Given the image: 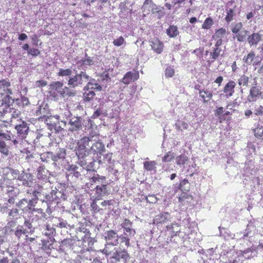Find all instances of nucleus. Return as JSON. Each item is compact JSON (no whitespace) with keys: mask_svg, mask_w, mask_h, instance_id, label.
<instances>
[{"mask_svg":"<svg viewBox=\"0 0 263 263\" xmlns=\"http://www.w3.org/2000/svg\"><path fill=\"white\" fill-rule=\"evenodd\" d=\"M105 239L106 243L101 252L106 255L111 254L115 250V246L118 247L120 245L121 247L122 244H124L126 248L130 246V240L128 237L123 234L119 235L116 231L112 230L107 231L105 233Z\"/></svg>","mask_w":263,"mask_h":263,"instance_id":"f257e3e1","label":"nucleus"},{"mask_svg":"<svg viewBox=\"0 0 263 263\" xmlns=\"http://www.w3.org/2000/svg\"><path fill=\"white\" fill-rule=\"evenodd\" d=\"M91 137L85 136L76 141L77 145L74 151L79 159H85L89 156V143L91 141Z\"/></svg>","mask_w":263,"mask_h":263,"instance_id":"f03ea898","label":"nucleus"},{"mask_svg":"<svg viewBox=\"0 0 263 263\" xmlns=\"http://www.w3.org/2000/svg\"><path fill=\"white\" fill-rule=\"evenodd\" d=\"M15 129L17 133L16 135L12 134V142L14 145H17L20 142L22 141L23 139L26 138L29 128L25 122L22 121L21 123L15 125Z\"/></svg>","mask_w":263,"mask_h":263,"instance_id":"7ed1b4c3","label":"nucleus"},{"mask_svg":"<svg viewBox=\"0 0 263 263\" xmlns=\"http://www.w3.org/2000/svg\"><path fill=\"white\" fill-rule=\"evenodd\" d=\"M143 16L147 15H158L161 16L163 15V9L158 8L153 3L152 0H145L142 6Z\"/></svg>","mask_w":263,"mask_h":263,"instance_id":"20e7f679","label":"nucleus"},{"mask_svg":"<svg viewBox=\"0 0 263 263\" xmlns=\"http://www.w3.org/2000/svg\"><path fill=\"white\" fill-rule=\"evenodd\" d=\"M124 244H122V247L120 245L117 247L114 248L115 250L111 253V257L116 261H122L124 263H127L128 260L130 258V256L127 252L126 247H124Z\"/></svg>","mask_w":263,"mask_h":263,"instance_id":"39448f33","label":"nucleus"},{"mask_svg":"<svg viewBox=\"0 0 263 263\" xmlns=\"http://www.w3.org/2000/svg\"><path fill=\"white\" fill-rule=\"evenodd\" d=\"M243 63L247 65H253L256 66L260 65L262 58L256 55L254 51H251L247 55L243 56L242 58Z\"/></svg>","mask_w":263,"mask_h":263,"instance_id":"423d86ee","label":"nucleus"},{"mask_svg":"<svg viewBox=\"0 0 263 263\" xmlns=\"http://www.w3.org/2000/svg\"><path fill=\"white\" fill-rule=\"evenodd\" d=\"M105 146L100 141L93 143L89 148V155L93 159L100 158V155L105 151Z\"/></svg>","mask_w":263,"mask_h":263,"instance_id":"0eeeda50","label":"nucleus"},{"mask_svg":"<svg viewBox=\"0 0 263 263\" xmlns=\"http://www.w3.org/2000/svg\"><path fill=\"white\" fill-rule=\"evenodd\" d=\"M11 136L12 133L10 132L4 133L0 131V152L6 156L9 154V149L5 143V140L12 141Z\"/></svg>","mask_w":263,"mask_h":263,"instance_id":"6e6552de","label":"nucleus"},{"mask_svg":"<svg viewBox=\"0 0 263 263\" xmlns=\"http://www.w3.org/2000/svg\"><path fill=\"white\" fill-rule=\"evenodd\" d=\"M10 86L11 83L9 80L2 79L0 80V94L9 97L12 94Z\"/></svg>","mask_w":263,"mask_h":263,"instance_id":"1a4fd4ad","label":"nucleus"},{"mask_svg":"<svg viewBox=\"0 0 263 263\" xmlns=\"http://www.w3.org/2000/svg\"><path fill=\"white\" fill-rule=\"evenodd\" d=\"M139 79V73L138 71L135 72L130 71L124 74L123 78L121 79V82L124 84L128 85L132 82H134Z\"/></svg>","mask_w":263,"mask_h":263,"instance_id":"9d476101","label":"nucleus"},{"mask_svg":"<svg viewBox=\"0 0 263 263\" xmlns=\"http://www.w3.org/2000/svg\"><path fill=\"white\" fill-rule=\"evenodd\" d=\"M236 83L232 80L229 81L224 86L223 91L227 98L232 97L235 92Z\"/></svg>","mask_w":263,"mask_h":263,"instance_id":"9b49d317","label":"nucleus"},{"mask_svg":"<svg viewBox=\"0 0 263 263\" xmlns=\"http://www.w3.org/2000/svg\"><path fill=\"white\" fill-rule=\"evenodd\" d=\"M69 124V130L70 131H77L82 127V119L78 117H72L70 120Z\"/></svg>","mask_w":263,"mask_h":263,"instance_id":"f8f14e48","label":"nucleus"},{"mask_svg":"<svg viewBox=\"0 0 263 263\" xmlns=\"http://www.w3.org/2000/svg\"><path fill=\"white\" fill-rule=\"evenodd\" d=\"M152 49L157 54H160L162 52L164 48L163 43L157 37L152 41H150Z\"/></svg>","mask_w":263,"mask_h":263,"instance_id":"ddd939ff","label":"nucleus"},{"mask_svg":"<svg viewBox=\"0 0 263 263\" xmlns=\"http://www.w3.org/2000/svg\"><path fill=\"white\" fill-rule=\"evenodd\" d=\"M171 215L168 212H163L155 216L154 223L162 224L170 220Z\"/></svg>","mask_w":263,"mask_h":263,"instance_id":"4468645a","label":"nucleus"},{"mask_svg":"<svg viewBox=\"0 0 263 263\" xmlns=\"http://www.w3.org/2000/svg\"><path fill=\"white\" fill-rule=\"evenodd\" d=\"M107 184H103L101 185H97L95 187V200H100L101 197L107 194Z\"/></svg>","mask_w":263,"mask_h":263,"instance_id":"2eb2a0df","label":"nucleus"},{"mask_svg":"<svg viewBox=\"0 0 263 263\" xmlns=\"http://www.w3.org/2000/svg\"><path fill=\"white\" fill-rule=\"evenodd\" d=\"M226 34V30L221 28L216 31L213 38L216 41L215 46H220L222 43V39H223Z\"/></svg>","mask_w":263,"mask_h":263,"instance_id":"dca6fc26","label":"nucleus"},{"mask_svg":"<svg viewBox=\"0 0 263 263\" xmlns=\"http://www.w3.org/2000/svg\"><path fill=\"white\" fill-rule=\"evenodd\" d=\"M261 95L260 89L257 86H253L251 88L249 95L248 96V100L249 102L255 101L257 98Z\"/></svg>","mask_w":263,"mask_h":263,"instance_id":"f3484780","label":"nucleus"},{"mask_svg":"<svg viewBox=\"0 0 263 263\" xmlns=\"http://www.w3.org/2000/svg\"><path fill=\"white\" fill-rule=\"evenodd\" d=\"M261 39V35L258 33H253L248 36L247 40L250 46L256 45Z\"/></svg>","mask_w":263,"mask_h":263,"instance_id":"a211bd4d","label":"nucleus"},{"mask_svg":"<svg viewBox=\"0 0 263 263\" xmlns=\"http://www.w3.org/2000/svg\"><path fill=\"white\" fill-rule=\"evenodd\" d=\"M199 96L202 99L203 102L206 103L209 102L213 97V93L207 89L200 90L199 91Z\"/></svg>","mask_w":263,"mask_h":263,"instance_id":"6ab92c4d","label":"nucleus"},{"mask_svg":"<svg viewBox=\"0 0 263 263\" xmlns=\"http://www.w3.org/2000/svg\"><path fill=\"white\" fill-rule=\"evenodd\" d=\"M84 92L83 93V100L85 102H88L92 100L96 96L93 90L89 88H88L87 85L84 87Z\"/></svg>","mask_w":263,"mask_h":263,"instance_id":"aec40b11","label":"nucleus"},{"mask_svg":"<svg viewBox=\"0 0 263 263\" xmlns=\"http://www.w3.org/2000/svg\"><path fill=\"white\" fill-rule=\"evenodd\" d=\"M83 82V81L82 80L80 74H78L69 79L68 84L70 86L75 87L79 86V85H82Z\"/></svg>","mask_w":263,"mask_h":263,"instance_id":"412c9836","label":"nucleus"},{"mask_svg":"<svg viewBox=\"0 0 263 263\" xmlns=\"http://www.w3.org/2000/svg\"><path fill=\"white\" fill-rule=\"evenodd\" d=\"M63 83L60 81L53 82L50 84L51 93L53 97H55L56 95H54L57 91L58 93L63 88Z\"/></svg>","mask_w":263,"mask_h":263,"instance_id":"4be33fe9","label":"nucleus"},{"mask_svg":"<svg viewBox=\"0 0 263 263\" xmlns=\"http://www.w3.org/2000/svg\"><path fill=\"white\" fill-rule=\"evenodd\" d=\"M223 113V108L222 107H218L215 111V116L218 117L219 122L220 123H222L224 121L229 122L231 120V117L229 118L228 119H226V118L224 117Z\"/></svg>","mask_w":263,"mask_h":263,"instance_id":"5701e85b","label":"nucleus"},{"mask_svg":"<svg viewBox=\"0 0 263 263\" xmlns=\"http://www.w3.org/2000/svg\"><path fill=\"white\" fill-rule=\"evenodd\" d=\"M90 182L91 184L98 183H101V185L106 184V178L105 176H100L98 174H95L90 179Z\"/></svg>","mask_w":263,"mask_h":263,"instance_id":"b1692460","label":"nucleus"},{"mask_svg":"<svg viewBox=\"0 0 263 263\" xmlns=\"http://www.w3.org/2000/svg\"><path fill=\"white\" fill-rule=\"evenodd\" d=\"M166 33L170 37H175L179 35V32L176 26L171 25L166 29Z\"/></svg>","mask_w":263,"mask_h":263,"instance_id":"393cba45","label":"nucleus"},{"mask_svg":"<svg viewBox=\"0 0 263 263\" xmlns=\"http://www.w3.org/2000/svg\"><path fill=\"white\" fill-rule=\"evenodd\" d=\"M177 227L178 228L179 227V224L176 222L172 223L171 224L167 225L166 226V229L167 231H170L171 233V237L176 236L177 233L180 232L179 230H177L176 231L174 230V228Z\"/></svg>","mask_w":263,"mask_h":263,"instance_id":"a878e982","label":"nucleus"},{"mask_svg":"<svg viewBox=\"0 0 263 263\" xmlns=\"http://www.w3.org/2000/svg\"><path fill=\"white\" fill-rule=\"evenodd\" d=\"M157 163L155 161H145L143 163V166L145 170L147 171H152L156 167Z\"/></svg>","mask_w":263,"mask_h":263,"instance_id":"bb28decb","label":"nucleus"},{"mask_svg":"<svg viewBox=\"0 0 263 263\" xmlns=\"http://www.w3.org/2000/svg\"><path fill=\"white\" fill-rule=\"evenodd\" d=\"M221 49L219 46H215L212 51L210 52V55L211 56L212 62L215 61L219 56Z\"/></svg>","mask_w":263,"mask_h":263,"instance_id":"cd10ccee","label":"nucleus"},{"mask_svg":"<svg viewBox=\"0 0 263 263\" xmlns=\"http://www.w3.org/2000/svg\"><path fill=\"white\" fill-rule=\"evenodd\" d=\"M59 94H60V96L63 98L65 97L66 96H74L75 95L74 92L71 91L70 89L66 86L62 88V89L60 90Z\"/></svg>","mask_w":263,"mask_h":263,"instance_id":"c85d7f7f","label":"nucleus"},{"mask_svg":"<svg viewBox=\"0 0 263 263\" xmlns=\"http://www.w3.org/2000/svg\"><path fill=\"white\" fill-rule=\"evenodd\" d=\"M7 115L8 116L11 117L10 120L5 121V122H6L7 123H12L13 122V120L14 119L19 118L20 119H21V118H20L21 112L17 110H14L12 114L11 113H9L8 114H5L4 116H6Z\"/></svg>","mask_w":263,"mask_h":263,"instance_id":"c756f323","label":"nucleus"},{"mask_svg":"<svg viewBox=\"0 0 263 263\" xmlns=\"http://www.w3.org/2000/svg\"><path fill=\"white\" fill-rule=\"evenodd\" d=\"M189 160L188 157L184 154L180 155L176 158V163L178 165H183Z\"/></svg>","mask_w":263,"mask_h":263,"instance_id":"7c9ffc66","label":"nucleus"},{"mask_svg":"<svg viewBox=\"0 0 263 263\" xmlns=\"http://www.w3.org/2000/svg\"><path fill=\"white\" fill-rule=\"evenodd\" d=\"M177 130H181L187 129L188 128V124L184 121H178L175 124Z\"/></svg>","mask_w":263,"mask_h":263,"instance_id":"2f4dec72","label":"nucleus"},{"mask_svg":"<svg viewBox=\"0 0 263 263\" xmlns=\"http://www.w3.org/2000/svg\"><path fill=\"white\" fill-rule=\"evenodd\" d=\"M249 82V77L243 74L242 75L240 78L238 79V84L240 86H247Z\"/></svg>","mask_w":263,"mask_h":263,"instance_id":"473e14b6","label":"nucleus"},{"mask_svg":"<svg viewBox=\"0 0 263 263\" xmlns=\"http://www.w3.org/2000/svg\"><path fill=\"white\" fill-rule=\"evenodd\" d=\"M32 214L33 215L35 214V215L36 216V220H39V219H41L44 217L45 214L43 212V210L41 209H34L33 208L32 209Z\"/></svg>","mask_w":263,"mask_h":263,"instance_id":"72a5a7b5","label":"nucleus"},{"mask_svg":"<svg viewBox=\"0 0 263 263\" xmlns=\"http://www.w3.org/2000/svg\"><path fill=\"white\" fill-rule=\"evenodd\" d=\"M8 179L14 180L18 176V171L13 169H9L7 173Z\"/></svg>","mask_w":263,"mask_h":263,"instance_id":"f704fd0d","label":"nucleus"},{"mask_svg":"<svg viewBox=\"0 0 263 263\" xmlns=\"http://www.w3.org/2000/svg\"><path fill=\"white\" fill-rule=\"evenodd\" d=\"M136 233L135 230L133 229L132 227H130L124 230V234L123 235L126 237H128L129 239V237L134 236Z\"/></svg>","mask_w":263,"mask_h":263,"instance_id":"c9c22d12","label":"nucleus"},{"mask_svg":"<svg viewBox=\"0 0 263 263\" xmlns=\"http://www.w3.org/2000/svg\"><path fill=\"white\" fill-rule=\"evenodd\" d=\"M174 158V155L173 153L168 152L162 158V161L163 162H168L172 161Z\"/></svg>","mask_w":263,"mask_h":263,"instance_id":"e433bc0d","label":"nucleus"},{"mask_svg":"<svg viewBox=\"0 0 263 263\" xmlns=\"http://www.w3.org/2000/svg\"><path fill=\"white\" fill-rule=\"evenodd\" d=\"M248 31L245 30L238 32L236 35L237 40L239 42H243L245 40Z\"/></svg>","mask_w":263,"mask_h":263,"instance_id":"4c0bfd02","label":"nucleus"},{"mask_svg":"<svg viewBox=\"0 0 263 263\" xmlns=\"http://www.w3.org/2000/svg\"><path fill=\"white\" fill-rule=\"evenodd\" d=\"M72 71L70 69H60L58 73L59 76H69L71 74Z\"/></svg>","mask_w":263,"mask_h":263,"instance_id":"58836bf2","label":"nucleus"},{"mask_svg":"<svg viewBox=\"0 0 263 263\" xmlns=\"http://www.w3.org/2000/svg\"><path fill=\"white\" fill-rule=\"evenodd\" d=\"M213 21L211 17H207L202 24V28L204 29H210L213 25Z\"/></svg>","mask_w":263,"mask_h":263,"instance_id":"ea45409f","label":"nucleus"},{"mask_svg":"<svg viewBox=\"0 0 263 263\" xmlns=\"http://www.w3.org/2000/svg\"><path fill=\"white\" fill-rule=\"evenodd\" d=\"M133 222L129 219H124L122 223L121 224L122 228L124 230L128 228L132 227Z\"/></svg>","mask_w":263,"mask_h":263,"instance_id":"a19ab883","label":"nucleus"},{"mask_svg":"<svg viewBox=\"0 0 263 263\" xmlns=\"http://www.w3.org/2000/svg\"><path fill=\"white\" fill-rule=\"evenodd\" d=\"M26 233V230L24 229L23 227L18 226L16 228L15 231V235L20 238L23 234H25Z\"/></svg>","mask_w":263,"mask_h":263,"instance_id":"79ce46f5","label":"nucleus"},{"mask_svg":"<svg viewBox=\"0 0 263 263\" xmlns=\"http://www.w3.org/2000/svg\"><path fill=\"white\" fill-rule=\"evenodd\" d=\"M87 85L88 86V88L91 89L92 90H101L102 89V86L97 83H92L91 82H89Z\"/></svg>","mask_w":263,"mask_h":263,"instance_id":"37998d69","label":"nucleus"},{"mask_svg":"<svg viewBox=\"0 0 263 263\" xmlns=\"http://www.w3.org/2000/svg\"><path fill=\"white\" fill-rule=\"evenodd\" d=\"M9 215L11 217V219H17L18 216V210L16 208L11 209L9 213Z\"/></svg>","mask_w":263,"mask_h":263,"instance_id":"c03bdc74","label":"nucleus"},{"mask_svg":"<svg viewBox=\"0 0 263 263\" xmlns=\"http://www.w3.org/2000/svg\"><path fill=\"white\" fill-rule=\"evenodd\" d=\"M81 64L84 66H90L93 64V61L90 57L82 59L81 61Z\"/></svg>","mask_w":263,"mask_h":263,"instance_id":"a18cd8bd","label":"nucleus"},{"mask_svg":"<svg viewBox=\"0 0 263 263\" xmlns=\"http://www.w3.org/2000/svg\"><path fill=\"white\" fill-rule=\"evenodd\" d=\"M174 69L171 67H168L166 68L165 71V74L166 77L171 78L174 75Z\"/></svg>","mask_w":263,"mask_h":263,"instance_id":"49530a36","label":"nucleus"},{"mask_svg":"<svg viewBox=\"0 0 263 263\" xmlns=\"http://www.w3.org/2000/svg\"><path fill=\"white\" fill-rule=\"evenodd\" d=\"M28 54L33 57H37L41 54V51L36 48H30L28 51Z\"/></svg>","mask_w":263,"mask_h":263,"instance_id":"de8ad7c7","label":"nucleus"},{"mask_svg":"<svg viewBox=\"0 0 263 263\" xmlns=\"http://www.w3.org/2000/svg\"><path fill=\"white\" fill-rule=\"evenodd\" d=\"M145 200L147 202L149 203H155L157 201V198L155 195L146 196Z\"/></svg>","mask_w":263,"mask_h":263,"instance_id":"09e8293b","label":"nucleus"},{"mask_svg":"<svg viewBox=\"0 0 263 263\" xmlns=\"http://www.w3.org/2000/svg\"><path fill=\"white\" fill-rule=\"evenodd\" d=\"M66 156V151L64 148H60L59 151L57 153L56 157L59 159H64Z\"/></svg>","mask_w":263,"mask_h":263,"instance_id":"8fccbe9b","label":"nucleus"},{"mask_svg":"<svg viewBox=\"0 0 263 263\" xmlns=\"http://www.w3.org/2000/svg\"><path fill=\"white\" fill-rule=\"evenodd\" d=\"M125 40L123 36H120L119 38L114 40L113 44L115 46H121L124 42Z\"/></svg>","mask_w":263,"mask_h":263,"instance_id":"3c124183","label":"nucleus"},{"mask_svg":"<svg viewBox=\"0 0 263 263\" xmlns=\"http://www.w3.org/2000/svg\"><path fill=\"white\" fill-rule=\"evenodd\" d=\"M242 27V25L241 23H237L234 27L232 29V31L233 33H238Z\"/></svg>","mask_w":263,"mask_h":263,"instance_id":"603ef678","label":"nucleus"},{"mask_svg":"<svg viewBox=\"0 0 263 263\" xmlns=\"http://www.w3.org/2000/svg\"><path fill=\"white\" fill-rule=\"evenodd\" d=\"M254 135L256 137H261L263 135V128L257 127L254 129Z\"/></svg>","mask_w":263,"mask_h":263,"instance_id":"864d4df0","label":"nucleus"},{"mask_svg":"<svg viewBox=\"0 0 263 263\" xmlns=\"http://www.w3.org/2000/svg\"><path fill=\"white\" fill-rule=\"evenodd\" d=\"M47 83L45 80H38L35 82V86L36 87H43L46 86Z\"/></svg>","mask_w":263,"mask_h":263,"instance_id":"5fc2aeb1","label":"nucleus"},{"mask_svg":"<svg viewBox=\"0 0 263 263\" xmlns=\"http://www.w3.org/2000/svg\"><path fill=\"white\" fill-rule=\"evenodd\" d=\"M31 40L32 42V44L34 46H37L38 42L39 41V36L37 34H33L31 36Z\"/></svg>","mask_w":263,"mask_h":263,"instance_id":"6e6d98bb","label":"nucleus"},{"mask_svg":"<svg viewBox=\"0 0 263 263\" xmlns=\"http://www.w3.org/2000/svg\"><path fill=\"white\" fill-rule=\"evenodd\" d=\"M254 114L256 116L263 115V106L260 105L254 110Z\"/></svg>","mask_w":263,"mask_h":263,"instance_id":"4d7b16f0","label":"nucleus"},{"mask_svg":"<svg viewBox=\"0 0 263 263\" xmlns=\"http://www.w3.org/2000/svg\"><path fill=\"white\" fill-rule=\"evenodd\" d=\"M189 183V181H188V180L187 179H184L183 180H182L180 183V184L179 185V189L182 191L183 190V186Z\"/></svg>","mask_w":263,"mask_h":263,"instance_id":"13d9d810","label":"nucleus"},{"mask_svg":"<svg viewBox=\"0 0 263 263\" xmlns=\"http://www.w3.org/2000/svg\"><path fill=\"white\" fill-rule=\"evenodd\" d=\"M223 78L222 76H219L214 81V82L218 84V86H220L223 81Z\"/></svg>","mask_w":263,"mask_h":263,"instance_id":"bf43d9fd","label":"nucleus"},{"mask_svg":"<svg viewBox=\"0 0 263 263\" xmlns=\"http://www.w3.org/2000/svg\"><path fill=\"white\" fill-rule=\"evenodd\" d=\"M80 76L82 78V80H83V79H84L85 80V82L88 81L89 77L85 72H81V73H80Z\"/></svg>","mask_w":263,"mask_h":263,"instance_id":"052dcab7","label":"nucleus"},{"mask_svg":"<svg viewBox=\"0 0 263 263\" xmlns=\"http://www.w3.org/2000/svg\"><path fill=\"white\" fill-rule=\"evenodd\" d=\"M27 38V35L25 33H21L18 36V40L20 41H24Z\"/></svg>","mask_w":263,"mask_h":263,"instance_id":"680f3d73","label":"nucleus"},{"mask_svg":"<svg viewBox=\"0 0 263 263\" xmlns=\"http://www.w3.org/2000/svg\"><path fill=\"white\" fill-rule=\"evenodd\" d=\"M37 202V199H33L29 201V202L28 203V205L30 206H34L35 204Z\"/></svg>","mask_w":263,"mask_h":263,"instance_id":"e2e57ef3","label":"nucleus"},{"mask_svg":"<svg viewBox=\"0 0 263 263\" xmlns=\"http://www.w3.org/2000/svg\"><path fill=\"white\" fill-rule=\"evenodd\" d=\"M111 200H104L101 203V205L103 206H105L107 205H111Z\"/></svg>","mask_w":263,"mask_h":263,"instance_id":"0e129e2a","label":"nucleus"},{"mask_svg":"<svg viewBox=\"0 0 263 263\" xmlns=\"http://www.w3.org/2000/svg\"><path fill=\"white\" fill-rule=\"evenodd\" d=\"M46 229L47 230L50 231V233L48 235H50V234H53L55 232V229L53 228H50L49 224L46 225Z\"/></svg>","mask_w":263,"mask_h":263,"instance_id":"69168bd1","label":"nucleus"},{"mask_svg":"<svg viewBox=\"0 0 263 263\" xmlns=\"http://www.w3.org/2000/svg\"><path fill=\"white\" fill-rule=\"evenodd\" d=\"M252 114V111L250 109L246 110L245 111V115L247 117H249Z\"/></svg>","mask_w":263,"mask_h":263,"instance_id":"338daca9","label":"nucleus"},{"mask_svg":"<svg viewBox=\"0 0 263 263\" xmlns=\"http://www.w3.org/2000/svg\"><path fill=\"white\" fill-rule=\"evenodd\" d=\"M0 263H10L9 260L7 257H4L1 260Z\"/></svg>","mask_w":263,"mask_h":263,"instance_id":"774afa93","label":"nucleus"}]
</instances>
